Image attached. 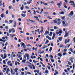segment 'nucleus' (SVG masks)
Listing matches in <instances>:
<instances>
[{
	"instance_id": "obj_35",
	"label": "nucleus",
	"mask_w": 75,
	"mask_h": 75,
	"mask_svg": "<svg viewBox=\"0 0 75 75\" xmlns=\"http://www.w3.org/2000/svg\"><path fill=\"white\" fill-rule=\"evenodd\" d=\"M10 37H11V38H13L14 37V35H13V34H11L10 35Z\"/></svg>"
},
{
	"instance_id": "obj_23",
	"label": "nucleus",
	"mask_w": 75,
	"mask_h": 75,
	"mask_svg": "<svg viewBox=\"0 0 75 75\" xmlns=\"http://www.w3.org/2000/svg\"><path fill=\"white\" fill-rule=\"evenodd\" d=\"M58 40L60 41H61L62 40V37H61L60 38H59L58 39Z\"/></svg>"
},
{
	"instance_id": "obj_30",
	"label": "nucleus",
	"mask_w": 75,
	"mask_h": 75,
	"mask_svg": "<svg viewBox=\"0 0 75 75\" xmlns=\"http://www.w3.org/2000/svg\"><path fill=\"white\" fill-rule=\"evenodd\" d=\"M70 51L71 52H73V49L72 48H71L69 49Z\"/></svg>"
},
{
	"instance_id": "obj_9",
	"label": "nucleus",
	"mask_w": 75,
	"mask_h": 75,
	"mask_svg": "<svg viewBox=\"0 0 75 75\" xmlns=\"http://www.w3.org/2000/svg\"><path fill=\"white\" fill-rule=\"evenodd\" d=\"M62 4V1L60 2V3H58L57 4V6H58L59 8H60V6H61V4Z\"/></svg>"
},
{
	"instance_id": "obj_59",
	"label": "nucleus",
	"mask_w": 75,
	"mask_h": 75,
	"mask_svg": "<svg viewBox=\"0 0 75 75\" xmlns=\"http://www.w3.org/2000/svg\"><path fill=\"white\" fill-rule=\"evenodd\" d=\"M50 30L51 31H54V30L52 29H51Z\"/></svg>"
},
{
	"instance_id": "obj_27",
	"label": "nucleus",
	"mask_w": 75,
	"mask_h": 75,
	"mask_svg": "<svg viewBox=\"0 0 75 75\" xmlns=\"http://www.w3.org/2000/svg\"><path fill=\"white\" fill-rule=\"evenodd\" d=\"M52 32H50V34H49V35H50V37H51L52 36Z\"/></svg>"
},
{
	"instance_id": "obj_48",
	"label": "nucleus",
	"mask_w": 75,
	"mask_h": 75,
	"mask_svg": "<svg viewBox=\"0 0 75 75\" xmlns=\"http://www.w3.org/2000/svg\"><path fill=\"white\" fill-rule=\"evenodd\" d=\"M63 25H64L65 24V22L64 21L62 22Z\"/></svg>"
},
{
	"instance_id": "obj_6",
	"label": "nucleus",
	"mask_w": 75,
	"mask_h": 75,
	"mask_svg": "<svg viewBox=\"0 0 75 75\" xmlns=\"http://www.w3.org/2000/svg\"><path fill=\"white\" fill-rule=\"evenodd\" d=\"M21 45H22L23 46V48H26V46H25V44L23 42H21Z\"/></svg>"
},
{
	"instance_id": "obj_26",
	"label": "nucleus",
	"mask_w": 75,
	"mask_h": 75,
	"mask_svg": "<svg viewBox=\"0 0 75 75\" xmlns=\"http://www.w3.org/2000/svg\"><path fill=\"white\" fill-rule=\"evenodd\" d=\"M52 50V47H51L50 48V49L49 51L50 52H51Z\"/></svg>"
},
{
	"instance_id": "obj_38",
	"label": "nucleus",
	"mask_w": 75,
	"mask_h": 75,
	"mask_svg": "<svg viewBox=\"0 0 75 75\" xmlns=\"http://www.w3.org/2000/svg\"><path fill=\"white\" fill-rule=\"evenodd\" d=\"M25 8L26 9H30V7H29L27 6H25Z\"/></svg>"
},
{
	"instance_id": "obj_3",
	"label": "nucleus",
	"mask_w": 75,
	"mask_h": 75,
	"mask_svg": "<svg viewBox=\"0 0 75 75\" xmlns=\"http://www.w3.org/2000/svg\"><path fill=\"white\" fill-rule=\"evenodd\" d=\"M11 63V61H8L7 62V64L8 66H10V67H13V64Z\"/></svg>"
},
{
	"instance_id": "obj_62",
	"label": "nucleus",
	"mask_w": 75,
	"mask_h": 75,
	"mask_svg": "<svg viewBox=\"0 0 75 75\" xmlns=\"http://www.w3.org/2000/svg\"><path fill=\"white\" fill-rule=\"evenodd\" d=\"M18 20L20 21H21V19L20 18H19L18 19Z\"/></svg>"
},
{
	"instance_id": "obj_13",
	"label": "nucleus",
	"mask_w": 75,
	"mask_h": 75,
	"mask_svg": "<svg viewBox=\"0 0 75 75\" xmlns=\"http://www.w3.org/2000/svg\"><path fill=\"white\" fill-rule=\"evenodd\" d=\"M69 15H70L71 16H72L74 15V12L73 11H71L70 13V14H69Z\"/></svg>"
},
{
	"instance_id": "obj_2",
	"label": "nucleus",
	"mask_w": 75,
	"mask_h": 75,
	"mask_svg": "<svg viewBox=\"0 0 75 75\" xmlns=\"http://www.w3.org/2000/svg\"><path fill=\"white\" fill-rule=\"evenodd\" d=\"M11 32L13 33L15 32V30L14 29V28H12L11 29L9 30V33H11Z\"/></svg>"
},
{
	"instance_id": "obj_57",
	"label": "nucleus",
	"mask_w": 75,
	"mask_h": 75,
	"mask_svg": "<svg viewBox=\"0 0 75 75\" xmlns=\"http://www.w3.org/2000/svg\"><path fill=\"white\" fill-rule=\"evenodd\" d=\"M13 69H11V74H13Z\"/></svg>"
},
{
	"instance_id": "obj_29",
	"label": "nucleus",
	"mask_w": 75,
	"mask_h": 75,
	"mask_svg": "<svg viewBox=\"0 0 75 75\" xmlns=\"http://www.w3.org/2000/svg\"><path fill=\"white\" fill-rule=\"evenodd\" d=\"M31 65H28V67L29 68L31 69H33V67H31Z\"/></svg>"
},
{
	"instance_id": "obj_31",
	"label": "nucleus",
	"mask_w": 75,
	"mask_h": 75,
	"mask_svg": "<svg viewBox=\"0 0 75 75\" xmlns=\"http://www.w3.org/2000/svg\"><path fill=\"white\" fill-rule=\"evenodd\" d=\"M58 55H59V57H61L62 56V55H61V53H59L58 54Z\"/></svg>"
},
{
	"instance_id": "obj_19",
	"label": "nucleus",
	"mask_w": 75,
	"mask_h": 75,
	"mask_svg": "<svg viewBox=\"0 0 75 75\" xmlns=\"http://www.w3.org/2000/svg\"><path fill=\"white\" fill-rule=\"evenodd\" d=\"M24 9V5H22V7L21 8V10H23Z\"/></svg>"
},
{
	"instance_id": "obj_7",
	"label": "nucleus",
	"mask_w": 75,
	"mask_h": 75,
	"mask_svg": "<svg viewBox=\"0 0 75 75\" xmlns=\"http://www.w3.org/2000/svg\"><path fill=\"white\" fill-rule=\"evenodd\" d=\"M49 31L47 30H46L45 32V33H44L45 35H48L49 34Z\"/></svg>"
},
{
	"instance_id": "obj_11",
	"label": "nucleus",
	"mask_w": 75,
	"mask_h": 75,
	"mask_svg": "<svg viewBox=\"0 0 75 75\" xmlns=\"http://www.w3.org/2000/svg\"><path fill=\"white\" fill-rule=\"evenodd\" d=\"M15 72H18V69L17 67L16 68L14 69Z\"/></svg>"
},
{
	"instance_id": "obj_58",
	"label": "nucleus",
	"mask_w": 75,
	"mask_h": 75,
	"mask_svg": "<svg viewBox=\"0 0 75 75\" xmlns=\"http://www.w3.org/2000/svg\"><path fill=\"white\" fill-rule=\"evenodd\" d=\"M49 13H48V12H45L44 13V14H49Z\"/></svg>"
},
{
	"instance_id": "obj_16",
	"label": "nucleus",
	"mask_w": 75,
	"mask_h": 75,
	"mask_svg": "<svg viewBox=\"0 0 75 75\" xmlns=\"http://www.w3.org/2000/svg\"><path fill=\"white\" fill-rule=\"evenodd\" d=\"M4 57L3 58V59H5V58H7V54H4Z\"/></svg>"
},
{
	"instance_id": "obj_15",
	"label": "nucleus",
	"mask_w": 75,
	"mask_h": 75,
	"mask_svg": "<svg viewBox=\"0 0 75 75\" xmlns=\"http://www.w3.org/2000/svg\"><path fill=\"white\" fill-rule=\"evenodd\" d=\"M46 38H48V40H52L51 38L50 37V36H49L48 35L47 36H46Z\"/></svg>"
},
{
	"instance_id": "obj_45",
	"label": "nucleus",
	"mask_w": 75,
	"mask_h": 75,
	"mask_svg": "<svg viewBox=\"0 0 75 75\" xmlns=\"http://www.w3.org/2000/svg\"><path fill=\"white\" fill-rule=\"evenodd\" d=\"M39 23H43V22H42V21L41 20H39Z\"/></svg>"
},
{
	"instance_id": "obj_4",
	"label": "nucleus",
	"mask_w": 75,
	"mask_h": 75,
	"mask_svg": "<svg viewBox=\"0 0 75 75\" xmlns=\"http://www.w3.org/2000/svg\"><path fill=\"white\" fill-rule=\"evenodd\" d=\"M71 30H70L68 32V33H67V31L66 30L65 35L66 37H67L68 35V33L71 34Z\"/></svg>"
},
{
	"instance_id": "obj_32",
	"label": "nucleus",
	"mask_w": 75,
	"mask_h": 75,
	"mask_svg": "<svg viewBox=\"0 0 75 75\" xmlns=\"http://www.w3.org/2000/svg\"><path fill=\"white\" fill-rule=\"evenodd\" d=\"M27 3L28 4H30V3H31V1H27Z\"/></svg>"
},
{
	"instance_id": "obj_14",
	"label": "nucleus",
	"mask_w": 75,
	"mask_h": 75,
	"mask_svg": "<svg viewBox=\"0 0 75 75\" xmlns=\"http://www.w3.org/2000/svg\"><path fill=\"white\" fill-rule=\"evenodd\" d=\"M62 30H60L58 32H56L57 34H62Z\"/></svg>"
},
{
	"instance_id": "obj_42",
	"label": "nucleus",
	"mask_w": 75,
	"mask_h": 75,
	"mask_svg": "<svg viewBox=\"0 0 75 75\" xmlns=\"http://www.w3.org/2000/svg\"><path fill=\"white\" fill-rule=\"evenodd\" d=\"M47 68H48V69L49 70H51V67L49 66H47Z\"/></svg>"
},
{
	"instance_id": "obj_22",
	"label": "nucleus",
	"mask_w": 75,
	"mask_h": 75,
	"mask_svg": "<svg viewBox=\"0 0 75 75\" xmlns=\"http://www.w3.org/2000/svg\"><path fill=\"white\" fill-rule=\"evenodd\" d=\"M1 16L2 18H3L4 17V14L3 13H2L1 15Z\"/></svg>"
},
{
	"instance_id": "obj_8",
	"label": "nucleus",
	"mask_w": 75,
	"mask_h": 75,
	"mask_svg": "<svg viewBox=\"0 0 75 75\" xmlns=\"http://www.w3.org/2000/svg\"><path fill=\"white\" fill-rule=\"evenodd\" d=\"M69 3L71 4V5H75V3L72 1H70Z\"/></svg>"
},
{
	"instance_id": "obj_53",
	"label": "nucleus",
	"mask_w": 75,
	"mask_h": 75,
	"mask_svg": "<svg viewBox=\"0 0 75 75\" xmlns=\"http://www.w3.org/2000/svg\"><path fill=\"white\" fill-rule=\"evenodd\" d=\"M64 52H66V51H67V49H64Z\"/></svg>"
},
{
	"instance_id": "obj_55",
	"label": "nucleus",
	"mask_w": 75,
	"mask_h": 75,
	"mask_svg": "<svg viewBox=\"0 0 75 75\" xmlns=\"http://www.w3.org/2000/svg\"><path fill=\"white\" fill-rule=\"evenodd\" d=\"M21 74L22 75H24V73L23 72V71L21 72Z\"/></svg>"
},
{
	"instance_id": "obj_49",
	"label": "nucleus",
	"mask_w": 75,
	"mask_h": 75,
	"mask_svg": "<svg viewBox=\"0 0 75 75\" xmlns=\"http://www.w3.org/2000/svg\"><path fill=\"white\" fill-rule=\"evenodd\" d=\"M5 23H8L9 22L8 21L6 20L5 21Z\"/></svg>"
},
{
	"instance_id": "obj_1",
	"label": "nucleus",
	"mask_w": 75,
	"mask_h": 75,
	"mask_svg": "<svg viewBox=\"0 0 75 75\" xmlns=\"http://www.w3.org/2000/svg\"><path fill=\"white\" fill-rule=\"evenodd\" d=\"M57 18H56L54 20V23H55L56 24H57L58 25H59L60 24H61V21H60V19H57Z\"/></svg>"
},
{
	"instance_id": "obj_24",
	"label": "nucleus",
	"mask_w": 75,
	"mask_h": 75,
	"mask_svg": "<svg viewBox=\"0 0 75 75\" xmlns=\"http://www.w3.org/2000/svg\"><path fill=\"white\" fill-rule=\"evenodd\" d=\"M59 47H60V48H63L64 47V45H59Z\"/></svg>"
},
{
	"instance_id": "obj_40",
	"label": "nucleus",
	"mask_w": 75,
	"mask_h": 75,
	"mask_svg": "<svg viewBox=\"0 0 75 75\" xmlns=\"http://www.w3.org/2000/svg\"><path fill=\"white\" fill-rule=\"evenodd\" d=\"M67 62H68V64L69 65H71V63L70 62H69L68 61H67Z\"/></svg>"
},
{
	"instance_id": "obj_28",
	"label": "nucleus",
	"mask_w": 75,
	"mask_h": 75,
	"mask_svg": "<svg viewBox=\"0 0 75 75\" xmlns=\"http://www.w3.org/2000/svg\"><path fill=\"white\" fill-rule=\"evenodd\" d=\"M54 38H55V34H53V36L52 37V40H54Z\"/></svg>"
},
{
	"instance_id": "obj_44",
	"label": "nucleus",
	"mask_w": 75,
	"mask_h": 75,
	"mask_svg": "<svg viewBox=\"0 0 75 75\" xmlns=\"http://www.w3.org/2000/svg\"><path fill=\"white\" fill-rule=\"evenodd\" d=\"M47 18H49V19H50V20H52V18H51L50 16H48Z\"/></svg>"
},
{
	"instance_id": "obj_39",
	"label": "nucleus",
	"mask_w": 75,
	"mask_h": 75,
	"mask_svg": "<svg viewBox=\"0 0 75 75\" xmlns=\"http://www.w3.org/2000/svg\"><path fill=\"white\" fill-rule=\"evenodd\" d=\"M25 61H26V60H23L22 62H23V63H25Z\"/></svg>"
},
{
	"instance_id": "obj_56",
	"label": "nucleus",
	"mask_w": 75,
	"mask_h": 75,
	"mask_svg": "<svg viewBox=\"0 0 75 75\" xmlns=\"http://www.w3.org/2000/svg\"><path fill=\"white\" fill-rule=\"evenodd\" d=\"M64 71L66 73H67V72H68V71H67L66 69H64Z\"/></svg>"
},
{
	"instance_id": "obj_18",
	"label": "nucleus",
	"mask_w": 75,
	"mask_h": 75,
	"mask_svg": "<svg viewBox=\"0 0 75 75\" xmlns=\"http://www.w3.org/2000/svg\"><path fill=\"white\" fill-rule=\"evenodd\" d=\"M43 31H44V28H43V27H42L41 28V30H40V33H42V32H43Z\"/></svg>"
},
{
	"instance_id": "obj_52",
	"label": "nucleus",
	"mask_w": 75,
	"mask_h": 75,
	"mask_svg": "<svg viewBox=\"0 0 75 75\" xmlns=\"http://www.w3.org/2000/svg\"><path fill=\"white\" fill-rule=\"evenodd\" d=\"M7 71L8 72H9L10 71V69L9 68H8L7 69V71Z\"/></svg>"
},
{
	"instance_id": "obj_41",
	"label": "nucleus",
	"mask_w": 75,
	"mask_h": 75,
	"mask_svg": "<svg viewBox=\"0 0 75 75\" xmlns=\"http://www.w3.org/2000/svg\"><path fill=\"white\" fill-rule=\"evenodd\" d=\"M48 42H49V41H48V40H47V41H46V42L45 43V44H47Z\"/></svg>"
},
{
	"instance_id": "obj_61",
	"label": "nucleus",
	"mask_w": 75,
	"mask_h": 75,
	"mask_svg": "<svg viewBox=\"0 0 75 75\" xmlns=\"http://www.w3.org/2000/svg\"><path fill=\"white\" fill-rule=\"evenodd\" d=\"M9 9H11V8H12V7L11 6H9Z\"/></svg>"
},
{
	"instance_id": "obj_47",
	"label": "nucleus",
	"mask_w": 75,
	"mask_h": 75,
	"mask_svg": "<svg viewBox=\"0 0 75 75\" xmlns=\"http://www.w3.org/2000/svg\"><path fill=\"white\" fill-rule=\"evenodd\" d=\"M45 73L46 74H48V70H46L45 71Z\"/></svg>"
},
{
	"instance_id": "obj_43",
	"label": "nucleus",
	"mask_w": 75,
	"mask_h": 75,
	"mask_svg": "<svg viewBox=\"0 0 75 75\" xmlns=\"http://www.w3.org/2000/svg\"><path fill=\"white\" fill-rule=\"evenodd\" d=\"M50 60H51V61L52 62H54V60L52 59H51V58L50 59Z\"/></svg>"
},
{
	"instance_id": "obj_10",
	"label": "nucleus",
	"mask_w": 75,
	"mask_h": 75,
	"mask_svg": "<svg viewBox=\"0 0 75 75\" xmlns=\"http://www.w3.org/2000/svg\"><path fill=\"white\" fill-rule=\"evenodd\" d=\"M70 41V40L69 39H68V40L67 39H66L65 40V44H67L68 42H69Z\"/></svg>"
},
{
	"instance_id": "obj_5",
	"label": "nucleus",
	"mask_w": 75,
	"mask_h": 75,
	"mask_svg": "<svg viewBox=\"0 0 75 75\" xmlns=\"http://www.w3.org/2000/svg\"><path fill=\"white\" fill-rule=\"evenodd\" d=\"M74 57H70V59H69V61H71V63H73L74 62V61L73 59H74Z\"/></svg>"
},
{
	"instance_id": "obj_33",
	"label": "nucleus",
	"mask_w": 75,
	"mask_h": 75,
	"mask_svg": "<svg viewBox=\"0 0 75 75\" xmlns=\"http://www.w3.org/2000/svg\"><path fill=\"white\" fill-rule=\"evenodd\" d=\"M25 55L27 58H28V57H29V54H26Z\"/></svg>"
},
{
	"instance_id": "obj_34",
	"label": "nucleus",
	"mask_w": 75,
	"mask_h": 75,
	"mask_svg": "<svg viewBox=\"0 0 75 75\" xmlns=\"http://www.w3.org/2000/svg\"><path fill=\"white\" fill-rule=\"evenodd\" d=\"M54 30H57V29L58 28V27H57V26H54Z\"/></svg>"
},
{
	"instance_id": "obj_51",
	"label": "nucleus",
	"mask_w": 75,
	"mask_h": 75,
	"mask_svg": "<svg viewBox=\"0 0 75 75\" xmlns=\"http://www.w3.org/2000/svg\"><path fill=\"white\" fill-rule=\"evenodd\" d=\"M3 62L4 63V64H6V61H5V60H4L3 61Z\"/></svg>"
},
{
	"instance_id": "obj_50",
	"label": "nucleus",
	"mask_w": 75,
	"mask_h": 75,
	"mask_svg": "<svg viewBox=\"0 0 75 75\" xmlns=\"http://www.w3.org/2000/svg\"><path fill=\"white\" fill-rule=\"evenodd\" d=\"M13 20H10L9 21V23H12V22H13Z\"/></svg>"
},
{
	"instance_id": "obj_60",
	"label": "nucleus",
	"mask_w": 75,
	"mask_h": 75,
	"mask_svg": "<svg viewBox=\"0 0 75 75\" xmlns=\"http://www.w3.org/2000/svg\"><path fill=\"white\" fill-rule=\"evenodd\" d=\"M24 58L26 59V55L25 54L24 55Z\"/></svg>"
},
{
	"instance_id": "obj_21",
	"label": "nucleus",
	"mask_w": 75,
	"mask_h": 75,
	"mask_svg": "<svg viewBox=\"0 0 75 75\" xmlns=\"http://www.w3.org/2000/svg\"><path fill=\"white\" fill-rule=\"evenodd\" d=\"M29 21H31V23H35V21H33V20H31L30 19H29Z\"/></svg>"
},
{
	"instance_id": "obj_12",
	"label": "nucleus",
	"mask_w": 75,
	"mask_h": 75,
	"mask_svg": "<svg viewBox=\"0 0 75 75\" xmlns=\"http://www.w3.org/2000/svg\"><path fill=\"white\" fill-rule=\"evenodd\" d=\"M14 22V25H13V27H17V23H16V22L15 21Z\"/></svg>"
},
{
	"instance_id": "obj_36",
	"label": "nucleus",
	"mask_w": 75,
	"mask_h": 75,
	"mask_svg": "<svg viewBox=\"0 0 75 75\" xmlns=\"http://www.w3.org/2000/svg\"><path fill=\"white\" fill-rule=\"evenodd\" d=\"M22 13H23L24 14H26V13H27V11H23Z\"/></svg>"
},
{
	"instance_id": "obj_63",
	"label": "nucleus",
	"mask_w": 75,
	"mask_h": 75,
	"mask_svg": "<svg viewBox=\"0 0 75 75\" xmlns=\"http://www.w3.org/2000/svg\"><path fill=\"white\" fill-rule=\"evenodd\" d=\"M8 11H7L6 12V14H8Z\"/></svg>"
},
{
	"instance_id": "obj_46",
	"label": "nucleus",
	"mask_w": 75,
	"mask_h": 75,
	"mask_svg": "<svg viewBox=\"0 0 75 75\" xmlns=\"http://www.w3.org/2000/svg\"><path fill=\"white\" fill-rule=\"evenodd\" d=\"M30 47H32V46L31 45H30L29 44H28L27 45V47H30Z\"/></svg>"
},
{
	"instance_id": "obj_37",
	"label": "nucleus",
	"mask_w": 75,
	"mask_h": 75,
	"mask_svg": "<svg viewBox=\"0 0 75 75\" xmlns=\"http://www.w3.org/2000/svg\"><path fill=\"white\" fill-rule=\"evenodd\" d=\"M63 55L64 56V55H67V53L66 52H65L63 53Z\"/></svg>"
},
{
	"instance_id": "obj_54",
	"label": "nucleus",
	"mask_w": 75,
	"mask_h": 75,
	"mask_svg": "<svg viewBox=\"0 0 75 75\" xmlns=\"http://www.w3.org/2000/svg\"><path fill=\"white\" fill-rule=\"evenodd\" d=\"M75 65V64H73V69H74V66Z\"/></svg>"
},
{
	"instance_id": "obj_64",
	"label": "nucleus",
	"mask_w": 75,
	"mask_h": 75,
	"mask_svg": "<svg viewBox=\"0 0 75 75\" xmlns=\"http://www.w3.org/2000/svg\"><path fill=\"white\" fill-rule=\"evenodd\" d=\"M65 16H63L62 18V20H64V18H65Z\"/></svg>"
},
{
	"instance_id": "obj_25",
	"label": "nucleus",
	"mask_w": 75,
	"mask_h": 75,
	"mask_svg": "<svg viewBox=\"0 0 75 75\" xmlns=\"http://www.w3.org/2000/svg\"><path fill=\"white\" fill-rule=\"evenodd\" d=\"M31 66L33 67V69H35V66H34V65L31 64Z\"/></svg>"
},
{
	"instance_id": "obj_20",
	"label": "nucleus",
	"mask_w": 75,
	"mask_h": 75,
	"mask_svg": "<svg viewBox=\"0 0 75 75\" xmlns=\"http://www.w3.org/2000/svg\"><path fill=\"white\" fill-rule=\"evenodd\" d=\"M21 16L23 17H25L26 16V15L25 14H24L23 13H22L21 14Z\"/></svg>"
},
{
	"instance_id": "obj_17",
	"label": "nucleus",
	"mask_w": 75,
	"mask_h": 75,
	"mask_svg": "<svg viewBox=\"0 0 75 75\" xmlns=\"http://www.w3.org/2000/svg\"><path fill=\"white\" fill-rule=\"evenodd\" d=\"M64 14H65V13H64V12L63 11H62L59 12V14L60 15H61V14L64 15Z\"/></svg>"
}]
</instances>
